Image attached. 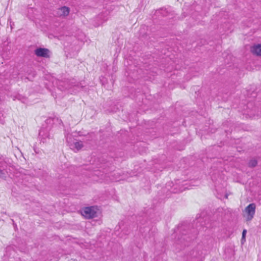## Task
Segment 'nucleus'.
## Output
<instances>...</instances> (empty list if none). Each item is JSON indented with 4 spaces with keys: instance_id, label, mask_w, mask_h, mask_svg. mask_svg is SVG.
I'll use <instances>...</instances> for the list:
<instances>
[{
    "instance_id": "1",
    "label": "nucleus",
    "mask_w": 261,
    "mask_h": 261,
    "mask_svg": "<svg viewBox=\"0 0 261 261\" xmlns=\"http://www.w3.org/2000/svg\"><path fill=\"white\" fill-rule=\"evenodd\" d=\"M255 204L252 203L245 208L246 219L247 221H250L253 219L255 212Z\"/></svg>"
},
{
    "instance_id": "2",
    "label": "nucleus",
    "mask_w": 261,
    "mask_h": 261,
    "mask_svg": "<svg viewBox=\"0 0 261 261\" xmlns=\"http://www.w3.org/2000/svg\"><path fill=\"white\" fill-rule=\"evenodd\" d=\"M82 215L86 218H93L96 216V208L93 206L85 207L82 211Z\"/></svg>"
},
{
    "instance_id": "3",
    "label": "nucleus",
    "mask_w": 261,
    "mask_h": 261,
    "mask_svg": "<svg viewBox=\"0 0 261 261\" xmlns=\"http://www.w3.org/2000/svg\"><path fill=\"white\" fill-rule=\"evenodd\" d=\"M7 164L3 160L0 159V179H5L7 175Z\"/></svg>"
},
{
    "instance_id": "4",
    "label": "nucleus",
    "mask_w": 261,
    "mask_h": 261,
    "mask_svg": "<svg viewBox=\"0 0 261 261\" xmlns=\"http://www.w3.org/2000/svg\"><path fill=\"white\" fill-rule=\"evenodd\" d=\"M49 50L45 48H38L35 50V55L38 57L48 58L49 57Z\"/></svg>"
},
{
    "instance_id": "5",
    "label": "nucleus",
    "mask_w": 261,
    "mask_h": 261,
    "mask_svg": "<svg viewBox=\"0 0 261 261\" xmlns=\"http://www.w3.org/2000/svg\"><path fill=\"white\" fill-rule=\"evenodd\" d=\"M197 235V232H195L194 234L190 235V234L186 233H182L180 238H179V241L180 243H184V241L190 242L191 240H194Z\"/></svg>"
},
{
    "instance_id": "6",
    "label": "nucleus",
    "mask_w": 261,
    "mask_h": 261,
    "mask_svg": "<svg viewBox=\"0 0 261 261\" xmlns=\"http://www.w3.org/2000/svg\"><path fill=\"white\" fill-rule=\"evenodd\" d=\"M70 12V9L66 6L60 8L58 11V15L60 17H66Z\"/></svg>"
},
{
    "instance_id": "7",
    "label": "nucleus",
    "mask_w": 261,
    "mask_h": 261,
    "mask_svg": "<svg viewBox=\"0 0 261 261\" xmlns=\"http://www.w3.org/2000/svg\"><path fill=\"white\" fill-rule=\"evenodd\" d=\"M83 144L81 141H74L70 144V148L75 151L81 149L83 147Z\"/></svg>"
},
{
    "instance_id": "8",
    "label": "nucleus",
    "mask_w": 261,
    "mask_h": 261,
    "mask_svg": "<svg viewBox=\"0 0 261 261\" xmlns=\"http://www.w3.org/2000/svg\"><path fill=\"white\" fill-rule=\"evenodd\" d=\"M200 253L197 251H192L188 257V261H199Z\"/></svg>"
},
{
    "instance_id": "9",
    "label": "nucleus",
    "mask_w": 261,
    "mask_h": 261,
    "mask_svg": "<svg viewBox=\"0 0 261 261\" xmlns=\"http://www.w3.org/2000/svg\"><path fill=\"white\" fill-rule=\"evenodd\" d=\"M251 51L253 54L261 56V44L254 45L251 48Z\"/></svg>"
},
{
    "instance_id": "10",
    "label": "nucleus",
    "mask_w": 261,
    "mask_h": 261,
    "mask_svg": "<svg viewBox=\"0 0 261 261\" xmlns=\"http://www.w3.org/2000/svg\"><path fill=\"white\" fill-rule=\"evenodd\" d=\"M67 142L69 146H70V144L73 143L74 142V139L72 138V136L70 134H68L66 136Z\"/></svg>"
},
{
    "instance_id": "11",
    "label": "nucleus",
    "mask_w": 261,
    "mask_h": 261,
    "mask_svg": "<svg viewBox=\"0 0 261 261\" xmlns=\"http://www.w3.org/2000/svg\"><path fill=\"white\" fill-rule=\"evenodd\" d=\"M257 162L255 160H250L248 163V165L250 167H254L257 165Z\"/></svg>"
},
{
    "instance_id": "12",
    "label": "nucleus",
    "mask_w": 261,
    "mask_h": 261,
    "mask_svg": "<svg viewBox=\"0 0 261 261\" xmlns=\"http://www.w3.org/2000/svg\"><path fill=\"white\" fill-rule=\"evenodd\" d=\"M247 233V230L246 229H244L242 232V237L241 239V241L243 243L244 241H245V236L246 234Z\"/></svg>"
},
{
    "instance_id": "13",
    "label": "nucleus",
    "mask_w": 261,
    "mask_h": 261,
    "mask_svg": "<svg viewBox=\"0 0 261 261\" xmlns=\"http://www.w3.org/2000/svg\"><path fill=\"white\" fill-rule=\"evenodd\" d=\"M70 88V86L69 85H68L66 87H65V89H68V88Z\"/></svg>"
},
{
    "instance_id": "14",
    "label": "nucleus",
    "mask_w": 261,
    "mask_h": 261,
    "mask_svg": "<svg viewBox=\"0 0 261 261\" xmlns=\"http://www.w3.org/2000/svg\"><path fill=\"white\" fill-rule=\"evenodd\" d=\"M42 131H40V133H39V136H41L42 135V134H42Z\"/></svg>"
}]
</instances>
